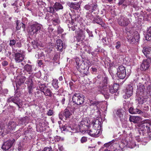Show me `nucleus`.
<instances>
[{
    "instance_id": "obj_1",
    "label": "nucleus",
    "mask_w": 151,
    "mask_h": 151,
    "mask_svg": "<svg viewBox=\"0 0 151 151\" xmlns=\"http://www.w3.org/2000/svg\"><path fill=\"white\" fill-rule=\"evenodd\" d=\"M78 127L76 131H75L74 129H73L70 126H67L65 128L64 126L63 128L64 130H68L72 132L75 133L79 131L83 132L84 131V133L87 132L89 135L94 137L99 134L101 127V123L99 120H96L93 122V127L91 128L88 127L87 130H86L84 128L87 126L85 124L84 121H81L79 122Z\"/></svg>"
},
{
    "instance_id": "obj_2",
    "label": "nucleus",
    "mask_w": 151,
    "mask_h": 151,
    "mask_svg": "<svg viewBox=\"0 0 151 151\" xmlns=\"http://www.w3.org/2000/svg\"><path fill=\"white\" fill-rule=\"evenodd\" d=\"M75 62L78 70L81 73L86 75L89 67L83 60H81L79 58H76L75 59Z\"/></svg>"
},
{
    "instance_id": "obj_3",
    "label": "nucleus",
    "mask_w": 151,
    "mask_h": 151,
    "mask_svg": "<svg viewBox=\"0 0 151 151\" xmlns=\"http://www.w3.org/2000/svg\"><path fill=\"white\" fill-rule=\"evenodd\" d=\"M42 26L37 22H35L30 25L29 28L28 33L29 35L36 37L40 31Z\"/></svg>"
},
{
    "instance_id": "obj_4",
    "label": "nucleus",
    "mask_w": 151,
    "mask_h": 151,
    "mask_svg": "<svg viewBox=\"0 0 151 151\" xmlns=\"http://www.w3.org/2000/svg\"><path fill=\"white\" fill-rule=\"evenodd\" d=\"M144 123L141 124L139 126V128L142 131L145 132L147 130V133L151 132V121L149 119L144 120Z\"/></svg>"
},
{
    "instance_id": "obj_5",
    "label": "nucleus",
    "mask_w": 151,
    "mask_h": 151,
    "mask_svg": "<svg viewBox=\"0 0 151 151\" xmlns=\"http://www.w3.org/2000/svg\"><path fill=\"white\" fill-rule=\"evenodd\" d=\"M72 101L73 103L78 105H82L84 103V96L79 93H75L73 96Z\"/></svg>"
},
{
    "instance_id": "obj_6",
    "label": "nucleus",
    "mask_w": 151,
    "mask_h": 151,
    "mask_svg": "<svg viewBox=\"0 0 151 151\" xmlns=\"http://www.w3.org/2000/svg\"><path fill=\"white\" fill-rule=\"evenodd\" d=\"M118 24L123 27L127 26L130 23V21L129 18L124 16H120L117 20Z\"/></svg>"
},
{
    "instance_id": "obj_7",
    "label": "nucleus",
    "mask_w": 151,
    "mask_h": 151,
    "mask_svg": "<svg viewBox=\"0 0 151 151\" xmlns=\"http://www.w3.org/2000/svg\"><path fill=\"white\" fill-rule=\"evenodd\" d=\"M139 35L137 32H135L133 34L128 35L127 39L132 44H136L139 42Z\"/></svg>"
},
{
    "instance_id": "obj_8",
    "label": "nucleus",
    "mask_w": 151,
    "mask_h": 151,
    "mask_svg": "<svg viewBox=\"0 0 151 151\" xmlns=\"http://www.w3.org/2000/svg\"><path fill=\"white\" fill-rule=\"evenodd\" d=\"M15 141V140L13 139L12 140H9L4 142L1 148L5 151L11 150V148Z\"/></svg>"
},
{
    "instance_id": "obj_9",
    "label": "nucleus",
    "mask_w": 151,
    "mask_h": 151,
    "mask_svg": "<svg viewBox=\"0 0 151 151\" xmlns=\"http://www.w3.org/2000/svg\"><path fill=\"white\" fill-rule=\"evenodd\" d=\"M117 75L119 78L124 79L126 76V69L125 67L121 65L117 69Z\"/></svg>"
},
{
    "instance_id": "obj_10",
    "label": "nucleus",
    "mask_w": 151,
    "mask_h": 151,
    "mask_svg": "<svg viewBox=\"0 0 151 151\" xmlns=\"http://www.w3.org/2000/svg\"><path fill=\"white\" fill-rule=\"evenodd\" d=\"M133 88L132 85H128L127 86L125 90V94L123 95V97L124 99H127L131 96L133 94Z\"/></svg>"
},
{
    "instance_id": "obj_11",
    "label": "nucleus",
    "mask_w": 151,
    "mask_h": 151,
    "mask_svg": "<svg viewBox=\"0 0 151 151\" xmlns=\"http://www.w3.org/2000/svg\"><path fill=\"white\" fill-rule=\"evenodd\" d=\"M151 63V59L147 58L144 60L141 65L140 68L142 70H146L148 69L150 66V64Z\"/></svg>"
},
{
    "instance_id": "obj_12",
    "label": "nucleus",
    "mask_w": 151,
    "mask_h": 151,
    "mask_svg": "<svg viewBox=\"0 0 151 151\" xmlns=\"http://www.w3.org/2000/svg\"><path fill=\"white\" fill-rule=\"evenodd\" d=\"M14 53V59L17 63L22 62L24 59V56L22 53L17 52H13Z\"/></svg>"
},
{
    "instance_id": "obj_13",
    "label": "nucleus",
    "mask_w": 151,
    "mask_h": 151,
    "mask_svg": "<svg viewBox=\"0 0 151 151\" xmlns=\"http://www.w3.org/2000/svg\"><path fill=\"white\" fill-rule=\"evenodd\" d=\"M20 100L19 99L17 98L16 97L12 96L7 99V102L9 103L13 102L16 104L19 108H21Z\"/></svg>"
},
{
    "instance_id": "obj_14",
    "label": "nucleus",
    "mask_w": 151,
    "mask_h": 151,
    "mask_svg": "<svg viewBox=\"0 0 151 151\" xmlns=\"http://www.w3.org/2000/svg\"><path fill=\"white\" fill-rule=\"evenodd\" d=\"M129 113L132 114H138L142 115L144 112L137 108H134L133 107H131L129 109Z\"/></svg>"
},
{
    "instance_id": "obj_15",
    "label": "nucleus",
    "mask_w": 151,
    "mask_h": 151,
    "mask_svg": "<svg viewBox=\"0 0 151 151\" xmlns=\"http://www.w3.org/2000/svg\"><path fill=\"white\" fill-rule=\"evenodd\" d=\"M145 90V88L144 85L139 84V85L137 86V94L142 96H144Z\"/></svg>"
},
{
    "instance_id": "obj_16",
    "label": "nucleus",
    "mask_w": 151,
    "mask_h": 151,
    "mask_svg": "<svg viewBox=\"0 0 151 151\" xmlns=\"http://www.w3.org/2000/svg\"><path fill=\"white\" fill-rule=\"evenodd\" d=\"M55 47L58 51L61 52L64 48L63 42L60 39L58 40L56 42Z\"/></svg>"
},
{
    "instance_id": "obj_17",
    "label": "nucleus",
    "mask_w": 151,
    "mask_h": 151,
    "mask_svg": "<svg viewBox=\"0 0 151 151\" xmlns=\"http://www.w3.org/2000/svg\"><path fill=\"white\" fill-rule=\"evenodd\" d=\"M142 52L147 58L151 59V48H144Z\"/></svg>"
},
{
    "instance_id": "obj_18",
    "label": "nucleus",
    "mask_w": 151,
    "mask_h": 151,
    "mask_svg": "<svg viewBox=\"0 0 151 151\" xmlns=\"http://www.w3.org/2000/svg\"><path fill=\"white\" fill-rule=\"evenodd\" d=\"M142 118L138 116H130L129 120L130 122L134 123H138L142 120Z\"/></svg>"
},
{
    "instance_id": "obj_19",
    "label": "nucleus",
    "mask_w": 151,
    "mask_h": 151,
    "mask_svg": "<svg viewBox=\"0 0 151 151\" xmlns=\"http://www.w3.org/2000/svg\"><path fill=\"white\" fill-rule=\"evenodd\" d=\"M119 85L118 84H114L113 86H111L109 87V91L111 93H116L118 89Z\"/></svg>"
},
{
    "instance_id": "obj_20",
    "label": "nucleus",
    "mask_w": 151,
    "mask_h": 151,
    "mask_svg": "<svg viewBox=\"0 0 151 151\" xmlns=\"http://www.w3.org/2000/svg\"><path fill=\"white\" fill-rule=\"evenodd\" d=\"M81 4V3H80V2H78L77 3L69 2L68 4V5L71 8H72L73 9L78 10L79 9L80 7V5Z\"/></svg>"
},
{
    "instance_id": "obj_21",
    "label": "nucleus",
    "mask_w": 151,
    "mask_h": 151,
    "mask_svg": "<svg viewBox=\"0 0 151 151\" xmlns=\"http://www.w3.org/2000/svg\"><path fill=\"white\" fill-rule=\"evenodd\" d=\"M8 129L9 130L15 129L17 126V124L13 121L10 122L7 124Z\"/></svg>"
},
{
    "instance_id": "obj_22",
    "label": "nucleus",
    "mask_w": 151,
    "mask_h": 151,
    "mask_svg": "<svg viewBox=\"0 0 151 151\" xmlns=\"http://www.w3.org/2000/svg\"><path fill=\"white\" fill-rule=\"evenodd\" d=\"M26 78L24 76H22L16 83V86L17 89L25 81Z\"/></svg>"
},
{
    "instance_id": "obj_23",
    "label": "nucleus",
    "mask_w": 151,
    "mask_h": 151,
    "mask_svg": "<svg viewBox=\"0 0 151 151\" xmlns=\"http://www.w3.org/2000/svg\"><path fill=\"white\" fill-rule=\"evenodd\" d=\"M72 114V111H70L67 108L65 109L63 112V116L66 119L69 118Z\"/></svg>"
},
{
    "instance_id": "obj_24",
    "label": "nucleus",
    "mask_w": 151,
    "mask_h": 151,
    "mask_svg": "<svg viewBox=\"0 0 151 151\" xmlns=\"http://www.w3.org/2000/svg\"><path fill=\"white\" fill-rule=\"evenodd\" d=\"M147 33V34L145 37L146 40L151 41V27L148 29Z\"/></svg>"
},
{
    "instance_id": "obj_25",
    "label": "nucleus",
    "mask_w": 151,
    "mask_h": 151,
    "mask_svg": "<svg viewBox=\"0 0 151 151\" xmlns=\"http://www.w3.org/2000/svg\"><path fill=\"white\" fill-rule=\"evenodd\" d=\"M53 7L56 11H58L60 9H62L63 8L62 5L60 3L56 2L55 3Z\"/></svg>"
},
{
    "instance_id": "obj_26",
    "label": "nucleus",
    "mask_w": 151,
    "mask_h": 151,
    "mask_svg": "<svg viewBox=\"0 0 151 151\" xmlns=\"http://www.w3.org/2000/svg\"><path fill=\"white\" fill-rule=\"evenodd\" d=\"M128 5H130L135 8L137 6L138 2L137 1L134 0H128Z\"/></svg>"
},
{
    "instance_id": "obj_27",
    "label": "nucleus",
    "mask_w": 151,
    "mask_h": 151,
    "mask_svg": "<svg viewBox=\"0 0 151 151\" xmlns=\"http://www.w3.org/2000/svg\"><path fill=\"white\" fill-rule=\"evenodd\" d=\"M138 103L140 104H142L144 103L145 102L147 101V99L142 97H139L137 100Z\"/></svg>"
},
{
    "instance_id": "obj_28",
    "label": "nucleus",
    "mask_w": 151,
    "mask_h": 151,
    "mask_svg": "<svg viewBox=\"0 0 151 151\" xmlns=\"http://www.w3.org/2000/svg\"><path fill=\"white\" fill-rule=\"evenodd\" d=\"M92 22L93 23H97L101 25H102L103 23L102 19L100 18H94L92 21Z\"/></svg>"
},
{
    "instance_id": "obj_29",
    "label": "nucleus",
    "mask_w": 151,
    "mask_h": 151,
    "mask_svg": "<svg viewBox=\"0 0 151 151\" xmlns=\"http://www.w3.org/2000/svg\"><path fill=\"white\" fill-rule=\"evenodd\" d=\"M98 104V103L95 101H93L91 100H90L89 101V105L91 108L92 109V107H97V105Z\"/></svg>"
},
{
    "instance_id": "obj_30",
    "label": "nucleus",
    "mask_w": 151,
    "mask_h": 151,
    "mask_svg": "<svg viewBox=\"0 0 151 151\" xmlns=\"http://www.w3.org/2000/svg\"><path fill=\"white\" fill-rule=\"evenodd\" d=\"M147 135L146 136V137H144V138H143L142 139V141L144 142H147L148 141L151 140V133L150 134L149 133H147Z\"/></svg>"
},
{
    "instance_id": "obj_31",
    "label": "nucleus",
    "mask_w": 151,
    "mask_h": 151,
    "mask_svg": "<svg viewBox=\"0 0 151 151\" xmlns=\"http://www.w3.org/2000/svg\"><path fill=\"white\" fill-rule=\"evenodd\" d=\"M24 68L25 70L29 72L32 71V67L31 65L28 64H26L24 67Z\"/></svg>"
},
{
    "instance_id": "obj_32",
    "label": "nucleus",
    "mask_w": 151,
    "mask_h": 151,
    "mask_svg": "<svg viewBox=\"0 0 151 151\" xmlns=\"http://www.w3.org/2000/svg\"><path fill=\"white\" fill-rule=\"evenodd\" d=\"M38 82V84L39 85V90L43 93L44 92L45 88L46 86L44 84H42L40 82Z\"/></svg>"
},
{
    "instance_id": "obj_33",
    "label": "nucleus",
    "mask_w": 151,
    "mask_h": 151,
    "mask_svg": "<svg viewBox=\"0 0 151 151\" xmlns=\"http://www.w3.org/2000/svg\"><path fill=\"white\" fill-rule=\"evenodd\" d=\"M43 93L46 96H48L50 97L52 95V92L51 91L49 88H48V89H47L46 91H44V92H43Z\"/></svg>"
},
{
    "instance_id": "obj_34",
    "label": "nucleus",
    "mask_w": 151,
    "mask_h": 151,
    "mask_svg": "<svg viewBox=\"0 0 151 151\" xmlns=\"http://www.w3.org/2000/svg\"><path fill=\"white\" fill-rule=\"evenodd\" d=\"M58 82V80H53L52 81V85L55 89H57L59 87Z\"/></svg>"
},
{
    "instance_id": "obj_35",
    "label": "nucleus",
    "mask_w": 151,
    "mask_h": 151,
    "mask_svg": "<svg viewBox=\"0 0 151 151\" xmlns=\"http://www.w3.org/2000/svg\"><path fill=\"white\" fill-rule=\"evenodd\" d=\"M32 43L33 45V47L35 48L37 47L40 45L39 41L37 40H34L32 42Z\"/></svg>"
},
{
    "instance_id": "obj_36",
    "label": "nucleus",
    "mask_w": 151,
    "mask_h": 151,
    "mask_svg": "<svg viewBox=\"0 0 151 151\" xmlns=\"http://www.w3.org/2000/svg\"><path fill=\"white\" fill-rule=\"evenodd\" d=\"M91 5V9L89 11L91 12H93V11H95L97 9V4H93Z\"/></svg>"
},
{
    "instance_id": "obj_37",
    "label": "nucleus",
    "mask_w": 151,
    "mask_h": 151,
    "mask_svg": "<svg viewBox=\"0 0 151 151\" xmlns=\"http://www.w3.org/2000/svg\"><path fill=\"white\" fill-rule=\"evenodd\" d=\"M55 9L54 7L50 6L48 8L47 11L50 13L53 14L55 12Z\"/></svg>"
},
{
    "instance_id": "obj_38",
    "label": "nucleus",
    "mask_w": 151,
    "mask_h": 151,
    "mask_svg": "<svg viewBox=\"0 0 151 151\" xmlns=\"http://www.w3.org/2000/svg\"><path fill=\"white\" fill-rule=\"evenodd\" d=\"M116 114L120 118H121L123 116L122 111L121 109H118L117 110Z\"/></svg>"
},
{
    "instance_id": "obj_39",
    "label": "nucleus",
    "mask_w": 151,
    "mask_h": 151,
    "mask_svg": "<svg viewBox=\"0 0 151 151\" xmlns=\"http://www.w3.org/2000/svg\"><path fill=\"white\" fill-rule=\"evenodd\" d=\"M114 140H113L107 143H105L104 144V146L106 147H109V146L111 145L115 141Z\"/></svg>"
},
{
    "instance_id": "obj_40",
    "label": "nucleus",
    "mask_w": 151,
    "mask_h": 151,
    "mask_svg": "<svg viewBox=\"0 0 151 151\" xmlns=\"http://www.w3.org/2000/svg\"><path fill=\"white\" fill-rule=\"evenodd\" d=\"M15 40L14 39H12L10 41L9 45L11 47L14 45L16 43Z\"/></svg>"
},
{
    "instance_id": "obj_41",
    "label": "nucleus",
    "mask_w": 151,
    "mask_h": 151,
    "mask_svg": "<svg viewBox=\"0 0 151 151\" xmlns=\"http://www.w3.org/2000/svg\"><path fill=\"white\" fill-rule=\"evenodd\" d=\"M84 29L86 30L87 33L88 34L89 37H93V35L92 33V32L90 31L88 29L86 28V29L85 28Z\"/></svg>"
},
{
    "instance_id": "obj_42",
    "label": "nucleus",
    "mask_w": 151,
    "mask_h": 151,
    "mask_svg": "<svg viewBox=\"0 0 151 151\" xmlns=\"http://www.w3.org/2000/svg\"><path fill=\"white\" fill-rule=\"evenodd\" d=\"M103 95L105 97L106 99L108 98L110 96V94L108 93V92H104V93H103Z\"/></svg>"
},
{
    "instance_id": "obj_43",
    "label": "nucleus",
    "mask_w": 151,
    "mask_h": 151,
    "mask_svg": "<svg viewBox=\"0 0 151 151\" xmlns=\"http://www.w3.org/2000/svg\"><path fill=\"white\" fill-rule=\"evenodd\" d=\"M53 113L54 111L53 110L51 109H49L47 113V114L48 116H51L53 114Z\"/></svg>"
},
{
    "instance_id": "obj_44",
    "label": "nucleus",
    "mask_w": 151,
    "mask_h": 151,
    "mask_svg": "<svg viewBox=\"0 0 151 151\" xmlns=\"http://www.w3.org/2000/svg\"><path fill=\"white\" fill-rule=\"evenodd\" d=\"M84 8L87 10H89L91 9V5L87 4L84 6Z\"/></svg>"
},
{
    "instance_id": "obj_45",
    "label": "nucleus",
    "mask_w": 151,
    "mask_h": 151,
    "mask_svg": "<svg viewBox=\"0 0 151 151\" xmlns=\"http://www.w3.org/2000/svg\"><path fill=\"white\" fill-rule=\"evenodd\" d=\"M28 86L32 85L33 86V81L32 78H29L28 80Z\"/></svg>"
},
{
    "instance_id": "obj_46",
    "label": "nucleus",
    "mask_w": 151,
    "mask_h": 151,
    "mask_svg": "<svg viewBox=\"0 0 151 151\" xmlns=\"http://www.w3.org/2000/svg\"><path fill=\"white\" fill-rule=\"evenodd\" d=\"M103 82L104 83L103 86H106L108 83V78L107 77H104L103 79Z\"/></svg>"
},
{
    "instance_id": "obj_47",
    "label": "nucleus",
    "mask_w": 151,
    "mask_h": 151,
    "mask_svg": "<svg viewBox=\"0 0 151 151\" xmlns=\"http://www.w3.org/2000/svg\"><path fill=\"white\" fill-rule=\"evenodd\" d=\"M20 96V93L19 91H16V92L14 95V96L16 97L17 98L19 99V98Z\"/></svg>"
},
{
    "instance_id": "obj_48",
    "label": "nucleus",
    "mask_w": 151,
    "mask_h": 151,
    "mask_svg": "<svg viewBox=\"0 0 151 151\" xmlns=\"http://www.w3.org/2000/svg\"><path fill=\"white\" fill-rule=\"evenodd\" d=\"M143 109L144 111H143L144 112V111H147L149 110V107L147 105L144 106L143 107Z\"/></svg>"
},
{
    "instance_id": "obj_49",
    "label": "nucleus",
    "mask_w": 151,
    "mask_h": 151,
    "mask_svg": "<svg viewBox=\"0 0 151 151\" xmlns=\"http://www.w3.org/2000/svg\"><path fill=\"white\" fill-rule=\"evenodd\" d=\"M125 145L122 142H121L119 145V147L120 149H122L125 147Z\"/></svg>"
},
{
    "instance_id": "obj_50",
    "label": "nucleus",
    "mask_w": 151,
    "mask_h": 151,
    "mask_svg": "<svg viewBox=\"0 0 151 151\" xmlns=\"http://www.w3.org/2000/svg\"><path fill=\"white\" fill-rule=\"evenodd\" d=\"M65 117L63 116V112H60L59 114V117L60 119L62 120L64 117Z\"/></svg>"
},
{
    "instance_id": "obj_51",
    "label": "nucleus",
    "mask_w": 151,
    "mask_h": 151,
    "mask_svg": "<svg viewBox=\"0 0 151 151\" xmlns=\"http://www.w3.org/2000/svg\"><path fill=\"white\" fill-rule=\"evenodd\" d=\"M42 151H52V148L49 147H45Z\"/></svg>"
},
{
    "instance_id": "obj_52",
    "label": "nucleus",
    "mask_w": 151,
    "mask_h": 151,
    "mask_svg": "<svg viewBox=\"0 0 151 151\" xmlns=\"http://www.w3.org/2000/svg\"><path fill=\"white\" fill-rule=\"evenodd\" d=\"M24 149V147L23 145H20L18 148V151H22Z\"/></svg>"
},
{
    "instance_id": "obj_53",
    "label": "nucleus",
    "mask_w": 151,
    "mask_h": 151,
    "mask_svg": "<svg viewBox=\"0 0 151 151\" xmlns=\"http://www.w3.org/2000/svg\"><path fill=\"white\" fill-rule=\"evenodd\" d=\"M147 93L150 94L151 92V87L149 85L148 86L147 89Z\"/></svg>"
},
{
    "instance_id": "obj_54",
    "label": "nucleus",
    "mask_w": 151,
    "mask_h": 151,
    "mask_svg": "<svg viewBox=\"0 0 151 151\" xmlns=\"http://www.w3.org/2000/svg\"><path fill=\"white\" fill-rule=\"evenodd\" d=\"M32 86H32V85L28 86V92L30 94L32 93Z\"/></svg>"
},
{
    "instance_id": "obj_55",
    "label": "nucleus",
    "mask_w": 151,
    "mask_h": 151,
    "mask_svg": "<svg viewBox=\"0 0 151 151\" xmlns=\"http://www.w3.org/2000/svg\"><path fill=\"white\" fill-rule=\"evenodd\" d=\"M121 46V43L120 42L118 41L116 42V48L117 49H119Z\"/></svg>"
},
{
    "instance_id": "obj_56",
    "label": "nucleus",
    "mask_w": 151,
    "mask_h": 151,
    "mask_svg": "<svg viewBox=\"0 0 151 151\" xmlns=\"http://www.w3.org/2000/svg\"><path fill=\"white\" fill-rule=\"evenodd\" d=\"M87 139L86 137H82L81 139V141L82 143L85 142L87 141Z\"/></svg>"
},
{
    "instance_id": "obj_57",
    "label": "nucleus",
    "mask_w": 151,
    "mask_h": 151,
    "mask_svg": "<svg viewBox=\"0 0 151 151\" xmlns=\"http://www.w3.org/2000/svg\"><path fill=\"white\" fill-rule=\"evenodd\" d=\"M58 32L59 33H61L63 31V30L60 27H58L57 29Z\"/></svg>"
},
{
    "instance_id": "obj_58",
    "label": "nucleus",
    "mask_w": 151,
    "mask_h": 151,
    "mask_svg": "<svg viewBox=\"0 0 151 151\" xmlns=\"http://www.w3.org/2000/svg\"><path fill=\"white\" fill-rule=\"evenodd\" d=\"M16 46L18 47H20L22 46V44L20 41L17 42L16 43Z\"/></svg>"
},
{
    "instance_id": "obj_59",
    "label": "nucleus",
    "mask_w": 151,
    "mask_h": 151,
    "mask_svg": "<svg viewBox=\"0 0 151 151\" xmlns=\"http://www.w3.org/2000/svg\"><path fill=\"white\" fill-rule=\"evenodd\" d=\"M59 56L58 55H54L53 59L55 61H57L58 60Z\"/></svg>"
},
{
    "instance_id": "obj_60",
    "label": "nucleus",
    "mask_w": 151,
    "mask_h": 151,
    "mask_svg": "<svg viewBox=\"0 0 151 151\" xmlns=\"http://www.w3.org/2000/svg\"><path fill=\"white\" fill-rule=\"evenodd\" d=\"M129 104V103H124L123 104V106L124 107V108L125 109H127L128 108V105Z\"/></svg>"
},
{
    "instance_id": "obj_61",
    "label": "nucleus",
    "mask_w": 151,
    "mask_h": 151,
    "mask_svg": "<svg viewBox=\"0 0 151 151\" xmlns=\"http://www.w3.org/2000/svg\"><path fill=\"white\" fill-rule=\"evenodd\" d=\"M8 64V62L6 61H4L2 62V65L3 66H5Z\"/></svg>"
},
{
    "instance_id": "obj_62",
    "label": "nucleus",
    "mask_w": 151,
    "mask_h": 151,
    "mask_svg": "<svg viewBox=\"0 0 151 151\" xmlns=\"http://www.w3.org/2000/svg\"><path fill=\"white\" fill-rule=\"evenodd\" d=\"M139 134H140L141 135H142L143 136H144V134H146L145 133V132L143 131H142V130L140 129L139 130Z\"/></svg>"
},
{
    "instance_id": "obj_63",
    "label": "nucleus",
    "mask_w": 151,
    "mask_h": 151,
    "mask_svg": "<svg viewBox=\"0 0 151 151\" xmlns=\"http://www.w3.org/2000/svg\"><path fill=\"white\" fill-rule=\"evenodd\" d=\"M37 63L38 64V65L40 66L43 64L42 60H38L37 61Z\"/></svg>"
},
{
    "instance_id": "obj_64",
    "label": "nucleus",
    "mask_w": 151,
    "mask_h": 151,
    "mask_svg": "<svg viewBox=\"0 0 151 151\" xmlns=\"http://www.w3.org/2000/svg\"><path fill=\"white\" fill-rule=\"evenodd\" d=\"M125 0H120L118 3L119 5H122Z\"/></svg>"
}]
</instances>
